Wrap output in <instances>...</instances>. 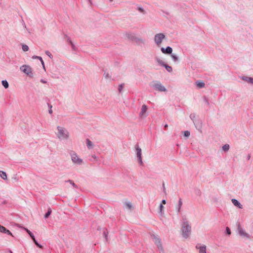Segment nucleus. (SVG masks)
I'll return each instance as SVG.
<instances>
[{"instance_id":"nucleus-1","label":"nucleus","mask_w":253,"mask_h":253,"mask_svg":"<svg viewBox=\"0 0 253 253\" xmlns=\"http://www.w3.org/2000/svg\"><path fill=\"white\" fill-rule=\"evenodd\" d=\"M182 236L185 238H188L191 233V227L186 218H183V222L181 224Z\"/></svg>"},{"instance_id":"nucleus-2","label":"nucleus","mask_w":253,"mask_h":253,"mask_svg":"<svg viewBox=\"0 0 253 253\" xmlns=\"http://www.w3.org/2000/svg\"><path fill=\"white\" fill-rule=\"evenodd\" d=\"M57 132L56 136L60 140H67L69 137V131L64 127L58 126L57 127Z\"/></svg>"},{"instance_id":"nucleus-3","label":"nucleus","mask_w":253,"mask_h":253,"mask_svg":"<svg viewBox=\"0 0 253 253\" xmlns=\"http://www.w3.org/2000/svg\"><path fill=\"white\" fill-rule=\"evenodd\" d=\"M151 238L155 244L157 246L160 253H164V251L163 248V246L161 243V239L158 235L152 234L151 235Z\"/></svg>"},{"instance_id":"nucleus-4","label":"nucleus","mask_w":253,"mask_h":253,"mask_svg":"<svg viewBox=\"0 0 253 253\" xmlns=\"http://www.w3.org/2000/svg\"><path fill=\"white\" fill-rule=\"evenodd\" d=\"M20 69L29 77L31 78L33 77V70L30 66L27 65H22L20 67Z\"/></svg>"},{"instance_id":"nucleus-5","label":"nucleus","mask_w":253,"mask_h":253,"mask_svg":"<svg viewBox=\"0 0 253 253\" xmlns=\"http://www.w3.org/2000/svg\"><path fill=\"white\" fill-rule=\"evenodd\" d=\"M71 160L74 164L81 165L83 163V160L80 158L77 154L74 152L71 153Z\"/></svg>"},{"instance_id":"nucleus-6","label":"nucleus","mask_w":253,"mask_h":253,"mask_svg":"<svg viewBox=\"0 0 253 253\" xmlns=\"http://www.w3.org/2000/svg\"><path fill=\"white\" fill-rule=\"evenodd\" d=\"M127 37L131 39L132 41L135 42L138 44H145V40L141 38L135 36L134 35L131 33H128L127 34Z\"/></svg>"},{"instance_id":"nucleus-7","label":"nucleus","mask_w":253,"mask_h":253,"mask_svg":"<svg viewBox=\"0 0 253 253\" xmlns=\"http://www.w3.org/2000/svg\"><path fill=\"white\" fill-rule=\"evenodd\" d=\"M165 37L166 36L163 33L157 34L154 36V42L156 44L159 46L161 45Z\"/></svg>"},{"instance_id":"nucleus-8","label":"nucleus","mask_w":253,"mask_h":253,"mask_svg":"<svg viewBox=\"0 0 253 253\" xmlns=\"http://www.w3.org/2000/svg\"><path fill=\"white\" fill-rule=\"evenodd\" d=\"M135 150L136 153V157L137 158L139 163L140 165H142L143 164L142 159V152L141 149L139 147L138 145L135 146Z\"/></svg>"},{"instance_id":"nucleus-9","label":"nucleus","mask_w":253,"mask_h":253,"mask_svg":"<svg viewBox=\"0 0 253 253\" xmlns=\"http://www.w3.org/2000/svg\"><path fill=\"white\" fill-rule=\"evenodd\" d=\"M154 88L159 91H166V87L160 82H157L154 84Z\"/></svg>"},{"instance_id":"nucleus-10","label":"nucleus","mask_w":253,"mask_h":253,"mask_svg":"<svg viewBox=\"0 0 253 253\" xmlns=\"http://www.w3.org/2000/svg\"><path fill=\"white\" fill-rule=\"evenodd\" d=\"M237 230L238 232V234L241 236L246 237L247 238H250V235L246 233L245 231L241 227L240 225H239L237 227Z\"/></svg>"},{"instance_id":"nucleus-11","label":"nucleus","mask_w":253,"mask_h":253,"mask_svg":"<svg viewBox=\"0 0 253 253\" xmlns=\"http://www.w3.org/2000/svg\"><path fill=\"white\" fill-rule=\"evenodd\" d=\"M195 248L199 250V253H207V248L205 245H201L200 244H198Z\"/></svg>"},{"instance_id":"nucleus-12","label":"nucleus","mask_w":253,"mask_h":253,"mask_svg":"<svg viewBox=\"0 0 253 253\" xmlns=\"http://www.w3.org/2000/svg\"><path fill=\"white\" fill-rule=\"evenodd\" d=\"M147 106L145 105V104H143L142 106V107H141V111L139 113V116L141 117V118H145L146 117L147 115L146 114V113L147 112Z\"/></svg>"},{"instance_id":"nucleus-13","label":"nucleus","mask_w":253,"mask_h":253,"mask_svg":"<svg viewBox=\"0 0 253 253\" xmlns=\"http://www.w3.org/2000/svg\"><path fill=\"white\" fill-rule=\"evenodd\" d=\"M161 51L164 54H171L172 49L170 46H167L166 48L161 47Z\"/></svg>"},{"instance_id":"nucleus-14","label":"nucleus","mask_w":253,"mask_h":253,"mask_svg":"<svg viewBox=\"0 0 253 253\" xmlns=\"http://www.w3.org/2000/svg\"><path fill=\"white\" fill-rule=\"evenodd\" d=\"M0 232L7 234L8 235L13 236L12 233L9 230L7 229L5 227L1 225L0 224Z\"/></svg>"},{"instance_id":"nucleus-15","label":"nucleus","mask_w":253,"mask_h":253,"mask_svg":"<svg viewBox=\"0 0 253 253\" xmlns=\"http://www.w3.org/2000/svg\"><path fill=\"white\" fill-rule=\"evenodd\" d=\"M231 202L235 207H237L240 209H243V205L237 200L235 199H232L231 200Z\"/></svg>"},{"instance_id":"nucleus-16","label":"nucleus","mask_w":253,"mask_h":253,"mask_svg":"<svg viewBox=\"0 0 253 253\" xmlns=\"http://www.w3.org/2000/svg\"><path fill=\"white\" fill-rule=\"evenodd\" d=\"M194 124L196 128L200 131H201L202 129V122L200 120L196 121L194 122Z\"/></svg>"},{"instance_id":"nucleus-17","label":"nucleus","mask_w":253,"mask_h":253,"mask_svg":"<svg viewBox=\"0 0 253 253\" xmlns=\"http://www.w3.org/2000/svg\"><path fill=\"white\" fill-rule=\"evenodd\" d=\"M252 78H253L252 77H249L245 76L240 77V79L241 80L250 84H251Z\"/></svg>"},{"instance_id":"nucleus-18","label":"nucleus","mask_w":253,"mask_h":253,"mask_svg":"<svg viewBox=\"0 0 253 253\" xmlns=\"http://www.w3.org/2000/svg\"><path fill=\"white\" fill-rule=\"evenodd\" d=\"M182 205V200L181 198H179L178 200V203L177 206H176V210L178 213L180 212L181 208Z\"/></svg>"},{"instance_id":"nucleus-19","label":"nucleus","mask_w":253,"mask_h":253,"mask_svg":"<svg viewBox=\"0 0 253 253\" xmlns=\"http://www.w3.org/2000/svg\"><path fill=\"white\" fill-rule=\"evenodd\" d=\"M86 142L87 147L88 149H91L93 148L94 145L89 139H86Z\"/></svg>"},{"instance_id":"nucleus-20","label":"nucleus","mask_w":253,"mask_h":253,"mask_svg":"<svg viewBox=\"0 0 253 253\" xmlns=\"http://www.w3.org/2000/svg\"><path fill=\"white\" fill-rule=\"evenodd\" d=\"M0 176L3 180H6L7 178L6 172L2 170H0Z\"/></svg>"},{"instance_id":"nucleus-21","label":"nucleus","mask_w":253,"mask_h":253,"mask_svg":"<svg viewBox=\"0 0 253 253\" xmlns=\"http://www.w3.org/2000/svg\"><path fill=\"white\" fill-rule=\"evenodd\" d=\"M196 84L197 86L198 87H199V88L204 87L205 85V84L203 82H202V81H197V82H196Z\"/></svg>"},{"instance_id":"nucleus-22","label":"nucleus","mask_w":253,"mask_h":253,"mask_svg":"<svg viewBox=\"0 0 253 253\" xmlns=\"http://www.w3.org/2000/svg\"><path fill=\"white\" fill-rule=\"evenodd\" d=\"M166 68L167 71L169 73L171 72L172 71V68L171 66L165 64L164 66H163Z\"/></svg>"},{"instance_id":"nucleus-23","label":"nucleus","mask_w":253,"mask_h":253,"mask_svg":"<svg viewBox=\"0 0 253 253\" xmlns=\"http://www.w3.org/2000/svg\"><path fill=\"white\" fill-rule=\"evenodd\" d=\"M230 148V146L228 144H226L222 146V150L224 152H227Z\"/></svg>"},{"instance_id":"nucleus-24","label":"nucleus","mask_w":253,"mask_h":253,"mask_svg":"<svg viewBox=\"0 0 253 253\" xmlns=\"http://www.w3.org/2000/svg\"><path fill=\"white\" fill-rule=\"evenodd\" d=\"M164 206L162 205V204H160L159 206V213L162 215L164 214Z\"/></svg>"},{"instance_id":"nucleus-25","label":"nucleus","mask_w":253,"mask_h":253,"mask_svg":"<svg viewBox=\"0 0 253 253\" xmlns=\"http://www.w3.org/2000/svg\"><path fill=\"white\" fill-rule=\"evenodd\" d=\"M23 229L27 232L32 239L35 238L34 234L29 229L25 227H23Z\"/></svg>"},{"instance_id":"nucleus-26","label":"nucleus","mask_w":253,"mask_h":253,"mask_svg":"<svg viewBox=\"0 0 253 253\" xmlns=\"http://www.w3.org/2000/svg\"><path fill=\"white\" fill-rule=\"evenodd\" d=\"M156 60L157 62V63L162 66H164V65L166 64L163 61L161 60L160 58H156Z\"/></svg>"},{"instance_id":"nucleus-27","label":"nucleus","mask_w":253,"mask_h":253,"mask_svg":"<svg viewBox=\"0 0 253 253\" xmlns=\"http://www.w3.org/2000/svg\"><path fill=\"white\" fill-rule=\"evenodd\" d=\"M52 210L51 208H48L47 212L44 214V218H47L51 214Z\"/></svg>"},{"instance_id":"nucleus-28","label":"nucleus","mask_w":253,"mask_h":253,"mask_svg":"<svg viewBox=\"0 0 253 253\" xmlns=\"http://www.w3.org/2000/svg\"><path fill=\"white\" fill-rule=\"evenodd\" d=\"M1 83L5 88H7L8 87L9 84L6 80L2 81Z\"/></svg>"},{"instance_id":"nucleus-29","label":"nucleus","mask_w":253,"mask_h":253,"mask_svg":"<svg viewBox=\"0 0 253 253\" xmlns=\"http://www.w3.org/2000/svg\"><path fill=\"white\" fill-rule=\"evenodd\" d=\"M171 57L172 58V60L174 61V62H176L177 61L178 58V57L174 54H173L171 53Z\"/></svg>"},{"instance_id":"nucleus-30","label":"nucleus","mask_w":253,"mask_h":253,"mask_svg":"<svg viewBox=\"0 0 253 253\" xmlns=\"http://www.w3.org/2000/svg\"><path fill=\"white\" fill-rule=\"evenodd\" d=\"M125 205L126 206V208L129 210H131V208H132V205H131V203L130 202H126L125 203Z\"/></svg>"},{"instance_id":"nucleus-31","label":"nucleus","mask_w":253,"mask_h":253,"mask_svg":"<svg viewBox=\"0 0 253 253\" xmlns=\"http://www.w3.org/2000/svg\"><path fill=\"white\" fill-rule=\"evenodd\" d=\"M108 234V232L107 231V230L106 229H104L103 231V236L105 238L106 241H107V239H108V238H107Z\"/></svg>"},{"instance_id":"nucleus-32","label":"nucleus","mask_w":253,"mask_h":253,"mask_svg":"<svg viewBox=\"0 0 253 253\" xmlns=\"http://www.w3.org/2000/svg\"><path fill=\"white\" fill-rule=\"evenodd\" d=\"M32 240L37 247H39L40 248H42V246L38 243L35 238H34Z\"/></svg>"},{"instance_id":"nucleus-33","label":"nucleus","mask_w":253,"mask_h":253,"mask_svg":"<svg viewBox=\"0 0 253 253\" xmlns=\"http://www.w3.org/2000/svg\"><path fill=\"white\" fill-rule=\"evenodd\" d=\"M22 50L24 51H27L29 50V47L26 44H23L22 45Z\"/></svg>"},{"instance_id":"nucleus-34","label":"nucleus","mask_w":253,"mask_h":253,"mask_svg":"<svg viewBox=\"0 0 253 253\" xmlns=\"http://www.w3.org/2000/svg\"><path fill=\"white\" fill-rule=\"evenodd\" d=\"M104 76L105 78L106 79L111 78V76H110L109 73L108 72H105L104 73Z\"/></svg>"},{"instance_id":"nucleus-35","label":"nucleus","mask_w":253,"mask_h":253,"mask_svg":"<svg viewBox=\"0 0 253 253\" xmlns=\"http://www.w3.org/2000/svg\"><path fill=\"white\" fill-rule=\"evenodd\" d=\"M45 53L50 59L53 58L52 54L49 51L46 50L45 51Z\"/></svg>"},{"instance_id":"nucleus-36","label":"nucleus","mask_w":253,"mask_h":253,"mask_svg":"<svg viewBox=\"0 0 253 253\" xmlns=\"http://www.w3.org/2000/svg\"><path fill=\"white\" fill-rule=\"evenodd\" d=\"M67 182H69L74 187L77 188V185L71 180H68Z\"/></svg>"},{"instance_id":"nucleus-37","label":"nucleus","mask_w":253,"mask_h":253,"mask_svg":"<svg viewBox=\"0 0 253 253\" xmlns=\"http://www.w3.org/2000/svg\"><path fill=\"white\" fill-rule=\"evenodd\" d=\"M195 117H196V115H195V114H191L190 115V118L193 121V123H194V122L196 121L194 120Z\"/></svg>"},{"instance_id":"nucleus-38","label":"nucleus","mask_w":253,"mask_h":253,"mask_svg":"<svg viewBox=\"0 0 253 253\" xmlns=\"http://www.w3.org/2000/svg\"><path fill=\"white\" fill-rule=\"evenodd\" d=\"M226 234L228 235H230L231 234V230L228 227L226 228Z\"/></svg>"},{"instance_id":"nucleus-39","label":"nucleus","mask_w":253,"mask_h":253,"mask_svg":"<svg viewBox=\"0 0 253 253\" xmlns=\"http://www.w3.org/2000/svg\"><path fill=\"white\" fill-rule=\"evenodd\" d=\"M204 101H205V102L208 106H209L210 105L209 100L206 96L204 97Z\"/></svg>"},{"instance_id":"nucleus-40","label":"nucleus","mask_w":253,"mask_h":253,"mask_svg":"<svg viewBox=\"0 0 253 253\" xmlns=\"http://www.w3.org/2000/svg\"><path fill=\"white\" fill-rule=\"evenodd\" d=\"M190 134V131H189L188 130H185L184 131V136L188 137V136H189Z\"/></svg>"},{"instance_id":"nucleus-41","label":"nucleus","mask_w":253,"mask_h":253,"mask_svg":"<svg viewBox=\"0 0 253 253\" xmlns=\"http://www.w3.org/2000/svg\"><path fill=\"white\" fill-rule=\"evenodd\" d=\"M123 87H124V84H120L119 85L118 90H119V92H121Z\"/></svg>"},{"instance_id":"nucleus-42","label":"nucleus","mask_w":253,"mask_h":253,"mask_svg":"<svg viewBox=\"0 0 253 253\" xmlns=\"http://www.w3.org/2000/svg\"><path fill=\"white\" fill-rule=\"evenodd\" d=\"M91 157H92V158L93 160L89 159V161H97L98 160L97 157L95 155H92L91 156Z\"/></svg>"},{"instance_id":"nucleus-43","label":"nucleus","mask_w":253,"mask_h":253,"mask_svg":"<svg viewBox=\"0 0 253 253\" xmlns=\"http://www.w3.org/2000/svg\"><path fill=\"white\" fill-rule=\"evenodd\" d=\"M32 58L33 59H39L40 60H42V58L41 56H36V55H34L32 57Z\"/></svg>"},{"instance_id":"nucleus-44","label":"nucleus","mask_w":253,"mask_h":253,"mask_svg":"<svg viewBox=\"0 0 253 253\" xmlns=\"http://www.w3.org/2000/svg\"><path fill=\"white\" fill-rule=\"evenodd\" d=\"M48 107H49V109L48 110V112L49 114H51L52 113V106L48 104Z\"/></svg>"},{"instance_id":"nucleus-45","label":"nucleus","mask_w":253,"mask_h":253,"mask_svg":"<svg viewBox=\"0 0 253 253\" xmlns=\"http://www.w3.org/2000/svg\"><path fill=\"white\" fill-rule=\"evenodd\" d=\"M137 9L141 12H144V9L142 7H138Z\"/></svg>"},{"instance_id":"nucleus-46","label":"nucleus","mask_w":253,"mask_h":253,"mask_svg":"<svg viewBox=\"0 0 253 253\" xmlns=\"http://www.w3.org/2000/svg\"><path fill=\"white\" fill-rule=\"evenodd\" d=\"M40 61L41 62V63H42V67H43V69H45L44 64V62H43L42 59V60H40Z\"/></svg>"},{"instance_id":"nucleus-47","label":"nucleus","mask_w":253,"mask_h":253,"mask_svg":"<svg viewBox=\"0 0 253 253\" xmlns=\"http://www.w3.org/2000/svg\"><path fill=\"white\" fill-rule=\"evenodd\" d=\"M40 81L41 83H42L43 84H46L47 83V82L43 79H41Z\"/></svg>"},{"instance_id":"nucleus-48","label":"nucleus","mask_w":253,"mask_h":253,"mask_svg":"<svg viewBox=\"0 0 253 253\" xmlns=\"http://www.w3.org/2000/svg\"><path fill=\"white\" fill-rule=\"evenodd\" d=\"M166 204V201L165 200H163L161 202V204H162V205L163 204Z\"/></svg>"},{"instance_id":"nucleus-49","label":"nucleus","mask_w":253,"mask_h":253,"mask_svg":"<svg viewBox=\"0 0 253 253\" xmlns=\"http://www.w3.org/2000/svg\"><path fill=\"white\" fill-rule=\"evenodd\" d=\"M163 189H164V192H166V188H165L164 183H163Z\"/></svg>"},{"instance_id":"nucleus-50","label":"nucleus","mask_w":253,"mask_h":253,"mask_svg":"<svg viewBox=\"0 0 253 253\" xmlns=\"http://www.w3.org/2000/svg\"><path fill=\"white\" fill-rule=\"evenodd\" d=\"M70 43H71V44L72 45V48L73 49H74L75 45H74V44L72 43V42L71 41H70Z\"/></svg>"},{"instance_id":"nucleus-51","label":"nucleus","mask_w":253,"mask_h":253,"mask_svg":"<svg viewBox=\"0 0 253 253\" xmlns=\"http://www.w3.org/2000/svg\"><path fill=\"white\" fill-rule=\"evenodd\" d=\"M168 127V125L167 124H166L165 126H164V127L165 128H167V127Z\"/></svg>"},{"instance_id":"nucleus-52","label":"nucleus","mask_w":253,"mask_h":253,"mask_svg":"<svg viewBox=\"0 0 253 253\" xmlns=\"http://www.w3.org/2000/svg\"><path fill=\"white\" fill-rule=\"evenodd\" d=\"M250 158H251V156H250V155H249L248 156V158H247L248 160H249L250 159Z\"/></svg>"},{"instance_id":"nucleus-53","label":"nucleus","mask_w":253,"mask_h":253,"mask_svg":"<svg viewBox=\"0 0 253 253\" xmlns=\"http://www.w3.org/2000/svg\"><path fill=\"white\" fill-rule=\"evenodd\" d=\"M251 84H253V78H252Z\"/></svg>"},{"instance_id":"nucleus-54","label":"nucleus","mask_w":253,"mask_h":253,"mask_svg":"<svg viewBox=\"0 0 253 253\" xmlns=\"http://www.w3.org/2000/svg\"><path fill=\"white\" fill-rule=\"evenodd\" d=\"M200 193H201V192H200V191H199H199H198V194H200Z\"/></svg>"},{"instance_id":"nucleus-55","label":"nucleus","mask_w":253,"mask_h":253,"mask_svg":"<svg viewBox=\"0 0 253 253\" xmlns=\"http://www.w3.org/2000/svg\"><path fill=\"white\" fill-rule=\"evenodd\" d=\"M10 253H13L11 251H9Z\"/></svg>"},{"instance_id":"nucleus-56","label":"nucleus","mask_w":253,"mask_h":253,"mask_svg":"<svg viewBox=\"0 0 253 253\" xmlns=\"http://www.w3.org/2000/svg\"><path fill=\"white\" fill-rule=\"evenodd\" d=\"M110 0V1H113V0Z\"/></svg>"},{"instance_id":"nucleus-57","label":"nucleus","mask_w":253,"mask_h":253,"mask_svg":"<svg viewBox=\"0 0 253 253\" xmlns=\"http://www.w3.org/2000/svg\"><path fill=\"white\" fill-rule=\"evenodd\" d=\"M88 0L89 1L90 0Z\"/></svg>"}]
</instances>
